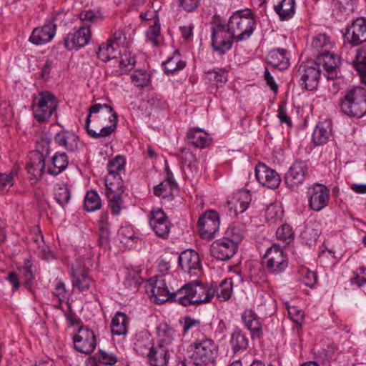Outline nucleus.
Instances as JSON below:
<instances>
[{"label": "nucleus", "mask_w": 366, "mask_h": 366, "mask_svg": "<svg viewBox=\"0 0 366 366\" xmlns=\"http://www.w3.org/2000/svg\"><path fill=\"white\" fill-rule=\"evenodd\" d=\"M230 343L234 353L245 351L249 345V340L241 330H236L231 335Z\"/></svg>", "instance_id": "35"}, {"label": "nucleus", "mask_w": 366, "mask_h": 366, "mask_svg": "<svg viewBox=\"0 0 366 366\" xmlns=\"http://www.w3.org/2000/svg\"><path fill=\"white\" fill-rule=\"evenodd\" d=\"M93 114L95 119L103 118L111 125L103 127L99 132L93 131V138L106 137L110 135L116 129L117 115L113 112L112 107L107 104L93 103Z\"/></svg>", "instance_id": "6"}, {"label": "nucleus", "mask_w": 366, "mask_h": 366, "mask_svg": "<svg viewBox=\"0 0 366 366\" xmlns=\"http://www.w3.org/2000/svg\"><path fill=\"white\" fill-rule=\"evenodd\" d=\"M264 257L267 259V267L274 274H277L285 270L287 267V257L279 245L273 244L267 250Z\"/></svg>", "instance_id": "17"}, {"label": "nucleus", "mask_w": 366, "mask_h": 366, "mask_svg": "<svg viewBox=\"0 0 366 366\" xmlns=\"http://www.w3.org/2000/svg\"><path fill=\"white\" fill-rule=\"evenodd\" d=\"M276 236L278 239L289 244L294 237V232L289 224H284L277 229Z\"/></svg>", "instance_id": "51"}, {"label": "nucleus", "mask_w": 366, "mask_h": 366, "mask_svg": "<svg viewBox=\"0 0 366 366\" xmlns=\"http://www.w3.org/2000/svg\"><path fill=\"white\" fill-rule=\"evenodd\" d=\"M189 144L197 148H204L209 144V139L206 132L199 129H190L187 133Z\"/></svg>", "instance_id": "32"}, {"label": "nucleus", "mask_w": 366, "mask_h": 366, "mask_svg": "<svg viewBox=\"0 0 366 366\" xmlns=\"http://www.w3.org/2000/svg\"><path fill=\"white\" fill-rule=\"evenodd\" d=\"M56 24L54 22L45 24L34 28L29 37V41L34 45H44L50 42L55 36Z\"/></svg>", "instance_id": "21"}, {"label": "nucleus", "mask_w": 366, "mask_h": 366, "mask_svg": "<svg viewBox=\"0 0 366 366\" xmlns=\"http://www.w3.org/2000/svg\"><path fill=\"white\" fill-rule=\"evenodd\" d=\"M132 81L137 87L147 86L150 80V75L143 69L135 70L132 76Z\"/></svg>", "instance_id": "49"}, {"label": "nucleus", "mask_w": 366, "mask_h": 366, "mask_svg": "<svg viewBox=\"0 0 366 366\" xmlns=\"http://www.w3.org/2000/svg\"><path fill=\"white\" fill-rule=\"evenodd\" d=\"M107 194H123L124 185L122 175L107 174L105 178Z\"/></svg>", "instance_id": "37"}, {"label": "nucleus", "mask_w": 366, "mask_h": 366, "mask_svg": "<svg viewBox=\"0 0 366 366\" xmlns=\"http://www.w3.org/2000/svg\"><path fill=\"white\" fill-rule=\"evenodd\" d=\"M320 75L321 69L315 61L301 64L296 74L300 86L309 91L317 89Z\"/></svg>", "instance_id": "7"}, {"label": "nucleus", "mask_w": 366, "mask_h": 366, "mask_svg": "<svg viewBox=\"0 0 366 366\" xmlns=\"http://www.w3.org/2000/svg\"><path fill=\"white\" fill-rule=\"evenodd\" d=\"M178 292H180L178 303L184 307L209 302L215 295L213 285H203L199 280L185 284Z\"/></svg>", "instance_id": "1"}, {"label": "nucleus", "mask_w": 366, "mask_h": 366, "mask_svg": "<svg viewBox=\"0 0 366 366\" xmlns=\"http://www.w3.org/2000/svg\"><path fill=\"white\" fill-rule=\"evenodd\" d=\"M179 265L190 276H198L202 272V265L198 254L193 249L183 251L178 257Z\"/></svg>", "instance_id": "18"}, {"label": "nucleus", "mask_w": 366, "mask_h": 366, "mask_svg": "<svg viewBox=\"0 0 366 366\" xmlns=\"http://www.w3.org/2000/svg\"><path fill=\"white\" fill-rule=\"evenodd\" d=\"M234 41L232 34L229 32L228 25L226 26L219 24L212 27V46L215 51L224 54L232 48Z\"/></svg>", "instance_id": "8"}, {"label": "nucleus", "mask_w": 366, "mask_h": 366, "mask_svg": "<svg viewBox=\"0 0 366 366\" xmlns=\"http://www.w3.org/2000/svg\"><path fill=\"white\" fill-rule=\"evenodd\" d=\"M320 68V66L323 67L325 72L324 75L328 80H335L338 78L339 74V66H340V58L329 51H322L320 53L317 57V60L315 61Z\"/></svg>", "instance_id": "12"}, {"label": "nucleus", "mask_w": 366, "mask_h": 366, "mask_svg": "<svg viewBox=\"0 0 366 366\" xmlns=\"http://www.w3.org/2000/svg\"><path fill=\"white\" fill-rule=\"evenodd\" d=\"M309 206L311 209L320 212L328 204L330 190L324 184L316 183L307 189Z\"/></svg>", "instance_id": "10"}, {"label": "nucleus", "mask_w": 366, "mask_h": 366, "mask_svg": "<svg viewBox=\"0 0 366 366\" xmlns=\"http://www.w3.org/2000/svg\"><path fill=\"white\" fill-rule=\"evenodd\" d=\"M206 78L210 84L222 86L227 81V72L224 69H214L207 72Z\"/></svg>", "instance_id": "46"}, {"label": "nucleus", "mask_w": 366, "mask_h": 366, "mask_svg": "<svg viewBox=\"0 0 366 366\" xmlns=\"http://www.w3.org/2000/svg\"><path fill=\"white\" fill-rule=\"evenodd\" d=\"M186 66V61L182 60L181 54L178 50H175L172 56H169L162 63V68L165 74H173L174 71L183 69Z\"/></svg>", "instance_id": "33"}, {"label": "nucleus", "mask_w": 366, "mask_h": 366, "mask_svg": "<svg viewBox=\"0 0 366 366\" xmlns=\"http://www.w3.org/2000/svg\"><path fill=\"white\" fill-rule=\"evenodd\" d=\"M54 142L69 152H74L78 147V137L68 131L58 132L54 137Z\"/></svg>", "instance_id": "27"}, {"label": "nucleus", "mask_w": 366, "mask_h": 366, "mask_svg": "<svg viewBox=\"0 0 366 366\" xmlns=\"http://www.w3.org/2000/svg\"><path fill=\"white\" fill-rule=\"evenodd\" d=\"M289 315L297 325H301L304 319V312L292 307L288 309Z\"/></svg>", "instance_id": "63"}, {"label": "nucleus", "mask_w": 366, "mask_h": 366, "mask_svg": "<svg viewBox=\"0 0 366 366\" xmlns=\"http://www.w3.org/2000/svg\"><path fill=\"white\" fill-rule=\"evenodd\" d=\"M126 37L122 31H118L114 33L113 36L109 39L107 41L114 45V48L117 50H119V46L123 44Z\"/></svg>", "instance_id": "61"}, {"label": "nucleus", "mask_w": 366, "mask_h": 366, "mask_svg": "<svg viewBox=\"0 0 366 366\" xmlns=\"http://www.w3.org/2000/svg\"><path fill=\"white\" fill-rule=\"evenodd\" d=\"M353 65L359 73L362 82L366 84V48L357 49Z\"/></svg>", "instance_id": "41"}, {"label": "nucleus", "mask_w": 366, "mask_h": 366, "mask_svg": "<svg viewBox=\"0 0 366 366\" xmlns=\"http://www.w3.org/2000/svg\"><path fill=\"white\" fill-rule=\"evenodd\" d=\"M181 162L182 169L187 175L193 177L197 173V159L189 149L186 148L182 149Z\"/></svg>", "instance_id": "29"}, {"label": "nucleus", "mask_w": 366, "mask_h": 366, "mask_svg": "<svg viewBox=\"0 0 366 366\" xmlns=\"http://www.w3.org/2000/svg\"><path fill=\"white\" fill-rule=\"evenodd\" d=\"M32 265L28 262L21 269L22 274L23 284L29 290H31L33 285L34 275L32 272Z\"/></svg>", "instance_id": "55"}, {"label": "nucleus", "mask_w": 366, "mask_h": 366, "mask_svg": "<svg viewBox=\"0 0 366 366\" xmlns=\"http://www.w3.org/2000/svg\"><path fill=\"white\" fill-rule=\"evenodd\" d=\"M122 194L119 193L107 194L109 200V206L113 214L114 215L120 214L122 204Z\"/></svg>", "instance_id": "52"}, {"label": "nucleus", "mask_w": 366, "mask_h": 366, "mask_svg": "<svg viewBox=\"0 0 366 366\" xmlns=\"http://www.w3.org/2000/svg\"><path fill=\"white\" fill-rule=\"evenodd\" d=\"M238 240L223 238L214 241L210 248L212 256L217 259L225 261L230 259L237 250Z\"/></svg>", "instance_id": "15"}, {"label": "nucleus", "mask_w": 366, "mask_h": 366, "mask_svg": "<svg viewBox=\"0 0 366 366\" xmlns=\"http://www.w3.org/2000/svg\"><path fill=\"white\" fill-rule=\"evenodd\" d=\"M91 37L90 25L85 24L66 34L64 38V45L69 51L78 50L89 44Z\"/></svg>", "instance_id": "11"}, {"label": "nucleus", "mask_w": 366, "mask_h": 366, "mask_svg": "<svg viewBox=\"0 0 366 366\" xmlns=\"http://www.w3.org/2000/svg\"><path fill=\"white\" fill-rule=\"evenodd\" d=\"M151 366H165L169 359V347L164 344H157L152 347L147 355Z\"/></svg>", "instance_id": "22"}, {"label": "nucleus", "mask_w": 366, "mask_h": 366, "mask_svg": "<svg viewBox=\"0 0 366 366\" xmlns=\"http://www.w3.org/2000/svg\"><path fill=\"white\" fill-rule=\"evenodd\" d=\"M160 35V23L159 20H157L154 23L152 26H150L149 29L146 32L147 39L152 44L153 46H158L159 43L157 41L158 36Z\"/></svg>", "instance_id": "56"}, {"label": "nucleus", "mask_w": 366, "mask_h": 366, "mask_svg": "<svg viewBox=\"0 0 366 366\" xmlns=\"http://www.w3.org/2000/svg\"><path fill=\"white\" fill-rule=\"evenodd\" d=\"M57 106V101L51 92H41L33 99L34 117L39 122H44L51 117Z\"/></svg>", "instance_id": "5"}, {"label": "nucleus", "mask_w": 366, "mask_h": 366, "mask_svg": "<svg viewBox=\"0 0 366 366\" xmlns=\"http://www.w3.org/2000/svg\"><path fill=\"white\" fill-rule=\"evenodd\" d=\"M149 290L152 295L151 300L156 304H162L168 300H172L178 302V297L180 292L178 290L176 292H171L163 278H158L155 280H150Z\"/></svg>", "instance_id": "9"}, {"label": "nucleus", "mask_w": 366, "mask_h": 366, "mask_svg": "<svg viewBox=\"0 0 366 366\" xmlns=\"http://www.w3.org/2000/svg\"><path fill=\"white\" fill-rule=\"evenodd\" d=\"M54 197L57 202L64 206L66 204L71 198L70 189L66 184L57 183L54 187Z\"/></svg>", "instance_id": "43"}, {"label": "nucleus", "mask_w": 366, "mask_h": 366, "mask_svg": "<svg viewBox=\"0 0 366 366\" xmlns=\"http://www.w3.org/2000/svg\"><path fill=\"white\" fill-rule=\"evenodd\" d=\"M345 39L352 46L366 42V19L357 18L353 21L346 29Z\"/></svg>", "instance_id": "16"}, {"label": "nucleus", "mask_w": 366, "mask_h": 366, "mask_svg": "<svg viewBox=\"0 0 366 366\" xmlns=\"http://www.w3.org/2000/svg\"><path fill=\"white\" fill-rule=\"evenodd\" d=\"M126 159L117 155L110 159L107 164L108 174L125 175Z\"/></svg>", "instance_id": "42"}, {"label": "nucleus", "mask_w": 366, "mask_h": 366, "mask_svg": "<svg viewBox=\"0 0 366 366\" xmlns=\"http://www.w3.org/2000/svg\"><path fill=\"white\" fill-rule=\"evenodd\" d=\"M215 295L220 301L228 300L231 297L232 292V279L227 278L221 282L219 287H214Z\"/></svg>", "instance_id": "44"}, {"label": "nucleus", "mask_w": 366, "mask_h": 366, "mask_svg": "<svg viewBox=\"0 0 366 366\" xmlns=\"http://www.w3.org/2000/svg\"><path fill=\"white\" fill-rule=\"evenodd\" d=\"M53 295L57 297L60 302L59 305L57 306L59 308L61 302L66 300L69 295V291L66 289L65 284L61 280L56 282Z\"/></svg>", "instance_id": "57"}, {"label": "nucleus", "mask_w": 366, "mask_h": 366, "mask_svg": "<svg viewBox=\"0 0 366 366\" xmlns=\"http://www.w3.org/2000/svg\"><path fill=\"white\" fill-rule=\"evenodd\" d=\"M89 272V268H79L73 273V285L81 292H86L90 288Z\"/></svg>", "instance_id": "30"}, {"label": "nucleus", "mask_w": 366, "mask_h": 366, "mask_svg": "<svg viewBox=\"0 0 366 366\" xmlns=\"http://www.w3.org/2000/svg\"><path fill=\"white\" fill-rule=\"evenodd\" d=\"M312 47L319 51L320 49L322 51H329L331 48V42L329 37L325 34H320L315 36L312 41Z\"/></svg>", "instance_id": "48"}, {"label": "nucleus", "mask_w": 366, "mask_h": 366, "mask_svg": "<svg viewBox=\"0 0 366 366\" xmlns=\"http://www.w3.org/2000/svg\"><path fill=\"white\" fill-rule=\"evenodd\" d=\"M308 166L306 162L295 161L289 168L285 177L287 186L294 189L302 184L308 174Z\"/></svg>", "instance_id": "13"}, {"label": "nucleus", "mask_w": 366, "mask_h": 366, "mask_svg": "<svg viewBox=\"0 0 366 366\" xmlns=\"http://www.w3.org/2000/svg\"><path fill=\"white\" fill-rule=\"evenodd\" d=\"M141 271L142 269L139 268L132 269L128 271L123 282L125 289L132 292H136L138 290L142 283V278L139 276Z\"/></svg>", "instance_id": "36"}, {"label": "nucleus", "mask_w": 366, "mask_h": 366, "mask_svg": "<svg viewBox=\"0 0 366 366\" xmlns=\"http://www.w3.org/2000/svg\"><path fill=\"white\" fill-rule=\"evenodd\" d=\"M154 344L152 342L149 337L144 335V337H139L134 342V350L141 355H147L150 348Z\"/></svg>", "instance_id": "47"}, {"label": "nucleus", "mask_w": 366, "mask_h": 366, "mask_svg": "<svg viewBox=\"0 0 366 366\" xmlns=\"http://www.w3.org/2000/svg\"><path fill=\"white\" fill-rule=\"evenodd\" d=\"M251 197L248 192H241L239 194V197L237 199L236 204H234L235 213L244 212L247 209Z\"/></svg>", "instance_id": "54"}, {"label": "nucleus", "mask_w": 366, "mask_h": 366, "mask_svg": "<svg viewBox=\"0 0 366 366\" xmlns=\"http://www.w3.org/2000/svg\"><path fill=\"white\" fill-rule=\"evenodd\" d=\"M51 151L50 149V140L48 138H42L39 142H37L36 150L32 152L33 153H39L46 158L49 154Z\"/></svg>", "instance_id": "58"}, {"label": "nucleus", "mask_w": 366, "mask_h": 366, "mask_svg": "<svg viewBox=\"0 0 366 366\" xmlns=\"http://www.w3.org/2000/svg\"><path fill=\"white\" fill-rule=\"evenodd\" d=\"M26 169L28 173L31 174L34 178L40 179L45 169V159L42 154L31 152L30 162L26 165Z\"/></svg>", "instance_id": "26"}, {"label": "nucleus", "mask_w": 366, "mask_h": 366, "mask_svg": "<svg viewBox=\"0 0 366 366\" xmlns=\"http://www.w3.org/2000/svg\"><path fill=\"white\" fill-rule=\"evenodd\" d=\"M199 234L204 239H212L219 227V218L217 212H206L199 219Z\"/></svg>", "instance_id": "14"}, {"label": "nucleus", "mask_w": 366, "mask_h": 366, "mask_svg": "<svg viewBox=\"0 0 366 366\" xmlns=\"http://www.w3.org/2000/svg\"><path fill=\"white\" fill-rule=\"evenodd\" d=\"M190 347L193 352L191 359L197 366L207 365L214 362L218 353V347L209 338L195 340Z\"/></svg>", "instance_id": "4"}, {"label": "nucleus", "mask_w": 366, "mask_h": 366, "mask_svg": "<svg viewBox=\"0 0 366 366\" xmlns=\"http://www.w3.org/2000/svg\"><path fill=\"white\" fill-rule=\"evenodd\" d=\"M229 32L232 34L234 41L246 40L250 37L256 27L254 14L250 9L236 11L229 18Z\"/></svg>", "instance_id": "2"}, {"label": "nucleus", "mask_w": 366, "mask_h": 366, "mask_svg": "<svg viewBox=\"0 0 366 366\" xmlns=\"http://www.w3.org/2000/svg\"><path fill=\"white\" fill-rule=\"evenodd\" d=\"M184 326H183V334H186L189 332V330L194 327H198L200 325V321L199 320H195L189 316H187L184 319Z\"/></svg>", "instance_id": "64"}, {"label": "nucleus", "mask_w": 366, "mask_h": 366, "mask_svg": "<svg viewBox=\"0 0 366 366\" xmlns=\"http://www.w3.org/2000/svg\"><path fill=\"white\" fill-rule=\"evenodd\" d=\"M98 361L100 363L108 365H114L117 362L116 355L112 353H108L104 350H99L93 357V362Z\"/></svg>", "instance_id": "50"}, {"label": "nucleus", "mask_w": 366, "mask_h": 366, "mask_svg": "<svg viewBox=\"0 0 366 366\" xmlns=\"http://www.w3.org/2000/svg\"><path fill=\"white\" fill-rule=\"evenodd\" d=\"M149 224L159 237L165 238L170 232V222L162 209H155L151 212Z\"/></svg>", "instance_id": "20"}, {"label": "nucleus", "mask_w": 366, "mask_h": 366, "mask_svg": "<svg viewBox=\"0 0 366 366\" xmlns=\"http://www.w3.org/2000/svg\"><path fill=\"white\" fill-rule=\"evenodd\" d=\"M107 18L105 11L100 7L93 9V26H101Z\"/></svg>", "instance_id": "60"}, {"label": "nucleus", "mask_w": 366, "mask_h": 366, "mask_svg": "<svg viewBox=\"0 0 366 366\" xmlns=\"http://www.w3.org/2000/svg\"><path fill=\"white\" fill-rule=\"evenodd\" d=\"M68 163V158L65 153H56L48 165L47 172L51 175L56 176L67 167Z\"/></svg>", "instance_id": "34"}, {"label": "nucleus", "mask_w": 366, "mask_h": 366, "mask_svg": "<svg viewBox=\"0 0 366 366\" xmlns=\"http://www.w3.org/2000/svg\"><path fill=\"white\" fill-rule=\"evenodd\" d=\"M114 46V45H112L108 41L103 42L99 46L98 51H97V57L104 62L116 58L118 54H120V51Z\"/></svg>", "instance_id": "39"}, {"label": "nucleus", "mask_w": 366, "mask_h": 366, "mask_svg": "<svg viewBox=\"0 0 366 366\" xmlns=\"http://www.w3.org/2000/svg\"><path fill=\"white\" fill-rule=\"evenodd\" d=\"M340 107L347 116L362 117L366 114V89L357 86L347 90L340 99Z\"/></svg>", "instance_id": "3"}, {"label": "nucleus", "mask_w": 366, "mask_h": 366, "mask_svg": "<svg viewBox=\"0 0 366 366\" xmlns=\"http://www.w3.org/2000/svg\"><path fill=\"white\" fill-rule=\"evenodd\" d=\"M332 135V123L329 120L319 122L312 134V140L316 145L326 144Z\"/></svg>", "instance_id": "24"}, {"label": "nucleus", "mask_w": 366, "mask_h": 366, "mask_svg": "<svg viewBox=\"0 0 366 366\" xmlns=\"http://www.w3.org/2000/svg\"><path fill=\"white\" fill-rule=\"evenodd\" d=\"M277 117L282 124L285 123L289 127L292 126V120L287 115L286 106L283 103L279 105Z\"/></svg>", "instance_id": "62"}, {"label": "nucleus", "mask_w": 366, "mask_h": 366, "mask_svg": "<svg viewBox=\"0 0 366 366\" xmlns=\"http://www.w3.org/2000/svg\"><path fill=\"white\" fill-rule=\"evenodd\" d=\"M173 334L174 331L171 328L159 330L158 332L159 340L157 344H164L168 347L173 340Z\"/></svg>", "instance_id": "59"}, {"label": "nucleus", "mask_w": 366, "mask_h": 366, "mask_svg": "<svg viewBox=\"0 0 366 366\" xmlns=\"http://www.w3.org/2000/svg\"><path fill=\"white\" fill-rule=\"evenodd\" d=\"M282 216L283 209L278 204H271L266 209L265 218L267 222L270 224L281 221Z\"/></svg>", "instance_id": "45"}, {"label": "nucleus", "mask_w": 366, "mask_h": 366, "mask_svg": "<svg viewBox=\"0 0 366 366\" xmlns=\"http://www.w3.org/2000/svg\"><path fill=\"white\" fill-rule=\"evenodd\" d=\"M128 317L121 312H117L111 322L112 332L114 335H125L127 331Z\"/></svg>", "instance_id": "38"}, {"label": "nucleus", "mask_w": 366, "mask_h": 366, "mask_svg": "<svg viewBox=\"0 0 366 366\" xmlns=\"http://www.w3.org/2000/svg\"><path fill=\"white\" fill-rule=\"evenodd\" d=\"M98 244L99 247L106 249L109 245V227L108 223V214L104 213L98 220Z\"/></svg>", "instance_id": "31"}, {"label": "nucleus", "mask_w": 366, "mask_h": 366, "mask_svg": "<svg viewBox=\"0 0 366 366\" xmlns=\"http://www.w3.org/2000/svg\"><path fill=\"white\" fill-rule=\"evenodd\" d=\"M90 332L88 329L80 328L78 333L74 335V343L75 349L86 355L92 352V340Z\"/></svg>", "instance_id": "25"}, {"label": "nucleus", "mask_w": 366, "mask_h": 366, "mask_svg": "<svg viewBox=\"0 0 366 366\" xmlns=\"http://www.w3.org/2000/svg\"><path fill=\"white\" fill-rule=\"evenodd\" d=\"M255 177L259 184L272 189L277 188L281 182L278 173L264 164H259L255 167Z\"/></svg>", "instance_id": "19"}, {"label": "nucleus", "mask_w": 366, "mask_h": 366, "mask_svg": "<svg viewBox=\"0 0 366 366\" xmlns=\"http://www.w3.org/2000/svg\"><path fill=\"white\" fill-rule=\"evenodd\" d=\"M136 63L134 56L131 53H125L121 56L119 61V67L122 72L127 73L131 71Z\"/></svg>", "instance_id": "53"}, {"label": "nucleus", "mask_w": 366, "mask_h": 366, "mask_svg": "<svg viewBox=\"0 0 366 366\" xmlns=\"http://www.w3.org/2000/svg\"><path fill=\"white\" fill-rule=\"evenodd\" d=\"M242 318L247 328L250 330L252 336L259 337L262 334V324L257 314L247 310L244 312Z\"/></svg>", "instance_id": "28"}, {"label": "nucleus", "mask_w": 366, "mask_h": 366, "mask_svg": "<svg viewBox=\"0 0 366 366\" xmlns=\"http://www.w3.org/2000/svg\"><path fill=\"white\" fill-rule=\"evenodd\" d=\"M295 0H282L275 6L274 10L280 19L285 21L290 19L295 14Z\"/></svg>", "instance_id": "40"}, {"label": "nucleus", "mask_w": 366, "mask_h": 366, "mask_svg": "<svg viewBox=\"0 0 366 366\" xmlns=\"http://www.w3.org/2000/svg\"><path fill=\"white\" fill-rule=\"evenodd\" d=\"M287 53V51L285 49H273L267 55V62L279 70L286 69L290 65Z\"/></svg>", "instance_id": "23"}]
</instances>
